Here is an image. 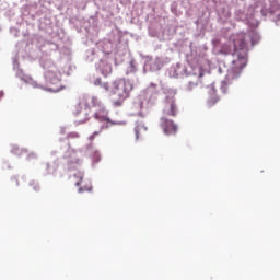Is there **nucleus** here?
<instances>
[{
    "mask_svg": "<svg viewBox=\"0 0 280 280\" xmlns=\"http://www.w3.org/2000/svg\"><path fill=\"white\" fill-rule=\"evenodd\" d=\"M235 19H236V21H241L242 23L247 25V27H249V30L246 33H244V32L237 33L234 36H237L240 34H243L244 36H248L249 34H253V33H256L257 35L261 36L259 34V32H257V30H255L256 27H259V20L255 19V15H253V14L248 15V13H246V11H244L242 9H236Z\"/></svg>",
    "mask_w": 280,
    "mask_h": 280,
    "instance_id": "1a4fd4ad",
    "label": "nucleus"
},
{
    "mask_svg": "<svg viewBox=\"0 0 280 280\" xmlns=\"http://www.w3.org/2000/svg\"><path fill=\"white\" fill-rule=\"evenodd\" d=\"M39 30H43L46 34L51 36V34H54V24L51 23V20L44 19L43 21H40Z\"/></svg>",
    "mask_w": 280,
    "mask_h": 280,
    "instance_id": "412c9836",
    "label": "nucleus"
},
{
    "mask_svg": "<svg viewBox=\"0 0 280 280\" xmlns=\"http://www.w3.org/2000/svg\"><path fill=\"white\" fill-rule=\"evenodd\" d=\"M260 12L264 16H270L271 21H273L276 25H280V5L278 7L277 4H271L269 9L264 7Z\"/></svg>",
    "mask_w": 280,
    "mask_h": 280,
    "instance_id": "2eb2a0df",
    "label": "nucleus"
},
{
    "mask_svg": "<svg viewBox=\"0 0 280 280\" xmlns=\"http://www.w3.org/2000/svg\"><path fill=\"white\" fill-rule=\"evenodd\" d=\"M130 91H132V82L126 81L124 79L114 81L112 94L118 97V100L113 102L114 106H121V104H124V101L130 97Z\"/></svg>",
    "mask_w": 280,
    "mask_h": 280,
    "instance_id": "6e6552de",
    "label": "nucleus"
},
{
    "mask_svg": "<svg viewBox=\"0 0 280 280\" xmlns=\"http://www.w3.org/2000/svg\"><path fill=\"white\" fill-rule=\"evenodd\" d=\"M61 135H65V129H61Z\"/></svg>",
    "mask_w": 280,
    "mask_h": 280,
    "instance_id": "a19ab883",
    "label": "nucleus"
},
{
    "mask_svg": "<svg viewBox=\"0 0 280 280\" xmlns=\"http://www.w3.org/2000/svg\"><path fill=\"white\" fill-rule=\"evenodd\" d=\"M189 52H186V62L187 66L183 63H176L175 66H171L168 69L170 78H202L205 75V71L202 70V66L200 65V55H198V48L194 46V43H189L188 45Z\"/></svg>",
    "mask_w": 280,
    "mask_h": 280,
    "instance_id": "7ed1b4c3",
    "label": "nucleus"
},
{
    "mask_svg": "<svg viewBox=\"0 0 280 280\" xmlns=\"http://www.w3.org/2000/svg\"><path fill=\"white\" fill-rule=\"evenodd\" d=\"M93 115L94 119L96 121H100V124H103L101 126V130L108 129L109 126H115L119 122L113 121L108 117V110L106 109V106L97 100L95 96H83L79 103L75 105V110L73 112L74 115H84L83 120H78V124H84L85 121H89V115Z\"/></svg>",
    "mask_w": 280,
    "mask_h": 280,
    "instance_id": "f03ea898",
    "label": "nucleus"
},
{
    "mask_svg": "<svg viewBox=\"0 0 280 280\" xmlns=\"http://www.w3.org/2000/svg\"><path fill=\"white\" fill-rule=\"evenodd\" d=\"M28 186H31L33 191H35V192L40 191V184L37 180L31 179L28 182Z\"/></svg>",
    "mask_w": 280,
    "mask_h": 280,
    "instance_id": "c85d7f7f",
    "label": "nucleus"
},
{
    "mask_svg": "<svg viewBox=\"0 0 280 280\" xmlns=\"http://www.w3.org/2000/svg\"><path fill=\"white\" fill-rule=\"evenodd\" d=\"M113 62L115 58L113 57H103L95 63L96 71H100L104 78H108L113 73Z\"/></svg>",
    "mask_w": 280,
    "mask_h": 280,
    "instance_id": "f8f14e48",
    "label": "nucleus"
},
{
    "mask_svg": "<svg viewBox=\"0 0 280 280\" xmlns=\"http://www.w3.org/2000/svg\"><path fill=\"white\" fill-rule=\"evenodd\" d=\"M90 83L94 86H100V89H103L106 92L110 91V85L108 82H102V78L100 77H90Z\"/></svg>",
    "mask_w": 280,
    "mask_h": 280,
    "instance_id": "a211bd4d",
    "label": "nucleus"
},
{
    "mask_svg": "<svg viewBox=\"0 0 280 280\" xmlns=\"http://www.w3.org/2000/svg\"><path fill=\"white\" fill-rule=\"evenodd\" d=\"M4 95H5V93L3 91H0V100H3Z\"/></svg>",
    "mask_w": 280,
    "mask_h": 280,
    "instance_id": "58836bf2",
    "label": "nucleus"
},
{
    "mask_svg": "<svg viewBox=\"0 0 280 280\" xmlns=\"http://www.w3.org/2000/svg\"><path fill=\"white\" fill-rule=\"evenodd\" d=\"M86 150H88V154H90V156L92 158L93 165L102 161V155L100 154V151L97 150L93 151V149L91 148V144L86 147Z\"/></svg>",
    "mask_w": 280,
    "mask_h": 280,
    "instance_id": "5701e85b",
    "label": "nucleus"
},
{
    "mask_svg": "<svg viewBox=\"0 0 280 280\" xmlns=\"http://www.w3.org/2000/svg\"><path fill=\"white\" fill-rule=\"evenodd\" d=\"M68 139H80V133L73 131L68 133Z\"/></svg>",
    "mask_w": 280,
    "mask_h": 280,
    "instance_id": "473e14b6",
    "label": "nucleus"
},
{
    "mask_svg": "<svg viewBox=\"0 0 280 280\" xmlns=\"http://www.w3.org/2000/svg\"><path fill=\"white\" fill-rule=\"evenodd\" d=\"M142 129H144V131L147 132L148 128L145 127V125H137L135 127V135H136V141H139V131Z\"/></svg>",
    "mask_w": 280,
    "mask_h": 280,
    "instance_id": "7c9ffc66",
    "label": "nucleus"
},
{
    "mask_svg": "<svg viewBox=\"0 0 280 280\" xmlns=\"http://www.w3.org/2000/svg\"><path fill=\"white\" fill-rule=\"evenodd\" d=\"M208 89H209L208 106H215V104L220 102V97H218V95L215 94V86L212 83L211 85L208 86Z\"/></svg>",
    "mask_w": 280,
    "mask_h": 280,
    "instance_id": "aec40b11",
    "label": "nucleus"
},
{
    "mask_svg": "<svg viewBox=\"0 0 280 280\" xmlns=\"http://www.w3.org/2000/svg\"><path fill=\"white\" fill-rule=\"evenodd\" d=\"M98 51L104 54V58H114L115 67H119L124 62V56L128 51V44L124 42L121 33L115 31L108 39H104L97 44Z\"/></svg>",
    "mask_w": 280,
    "mask_h": 280,
    "instance_id": "39448f33",
    "label": "nucleus"
},
{
    "mask_svg": "<svg viewBox=\"0 0 280 280\" xmlns=\"http://www.w3.org/2000/svg\"><path fill=\"white\" fill-rule=\"evenodd\" d=\"M38 159V154L36 152H31L26 156V161H36Z\"/></svg>",
    "mask_w": 280,
    "mask_h": 280,
    "instance_id": "2f4dec72",
    "label": "nucleus"
},
{
    "mask_svg": "<svg viewBox=\"0 0 280 280\" xmlns=\"http://www.w3.org/2000/svg\"><path fill=\"white\" fill-rule=\"evenodd\" d=\"M136 71H137V61L135 59H131L126 69V75H132L135 74Z\"/></svg>",
    "mask_w": 280,
    "mask_h": 280,
    "instance_id": "a878e982",
    "label": "nucleus"
},
{
    "mask_svg": "<svg viewBox=\"0 0 280 280\" xmlns=\"http://www.w3.org/2000/svg\"><path fill=\"white\" fill-rule=\"evenodd\" d=\"M149 34L152 36V38L156 37V31H154V28H152V26L149 27Z\"/></svg>",
    "mask_w": 280,
    "mask_h": 280,
    "instance_id": "f704fd0d",
    "label": "nucleus"
},
{
    "mask_svg": "<svg viewBox=\"0 0 280 280\" xmlns=\"http://www.w3.org/2000/svg\"><path fill=\"white\" fill-rule=\"evenodd\" d=\"M194 80L188 82V85L186 86V91H194L196 86H198V82H200V78L192 77Z\"/></svg>",
    "mask_w": 280,
    "mask_h": 280,
    "instance_id": "cd10ccee",
    "label": "nucleus"
},
{
    "mask_svg": "<svg viewBox=\"0 0 280 280\" xmlns=\"http://www.w3.org/2000/svg\"><path fill=\"white\" fill-rule=\"evenodd\" d=\"M37 47L42 54H49L50 51H58L59 49L56 42L47 40L43 37L37 38Z\"/></svg>",
    "mask_w": 280,
    "mask_h": 280,
    "instance_id": "ddd939ff",
    "label": "nucleus"
},
{
    "mask_svg": "<svg viewBox=\"0 0 280 280\" xmlns=\"http://www.w3.org/2000/svg\"><path fill=\"white\" fill-rule=\"evenodd\" d=\"M100 54H102V51H100V48H91L86 50L85 51L86 62H95V60L100 58Z\"/></svg>",
    "mask_w": 280,
    "mask_h": 280,
    "instance_id": "6ab92c4d",
    "label": "nucleus"
},
{
    "mask_svg": "<svg viewBox=\"0 0 280 280\" xmlns=\"http://www.w3.org/2000/svg\"><path fill=\"white\" fill-rule=\"evenodd\" d=\"M44 78L46 81V84H59L62 73H60L59 69L56 68V70H47L44 71Z\"/></svg>",
    "mask_w": 280,
    "mask_h": 280,
    "instance_id": "dca6fc26",
    "label": "nucleus"
},
{
    "mask_svg": "<svg viewBox=\"0 0 280 280\" xmlns=\"http://www.w3.org/2000/svg\"><path fill=\"white\" fill-rule=\"evenodd\" d=\"M79 194H84V191H93V185H84L78 188Z\"/></svg>",
    "mask_w": 280,
    "mask_h": 280,
    "instance_id": "c756f323",
    "label": "nucleus"
},
{
    "mask_svg": "<svg viewBox=\"0 0 280 280\" xmlns=\"http://www.w3.org/2000/svg\"><path fill=\"white\" fill-rule=\"evenodd\" d=\"M61 60L63 62H69L71 60V48L69 47H62L60 49Z\"/></svg>",
    "mask_w": 280,
    "mask_h": 280,
    "instance_id": "b1692460",
    "label": "nucleus"
},
{
    "mask_svg": "<svg viewBox=\"0 0 280 280\" xmlns=\"http://www.w3.org/2000/svg\"><path fill=\"white\" fill-rule=\"evenodd\" d=\"M212 45L213 47H218L220 45V39L218 38L212 39Z\"/></svg>",
    "mask_w": 280,
    "mask_h": 280,
    "instance_id": "c9c22d12",
    "label": "nucleus"
},
{
    "mask_svg": "<svg viewBox=\"0 0 280 280\" xmlns=\"http://www.w3.org/2000/svg\"><path fill=\"white\" fill-rule=\"evenodd\" d=\"M18 51L12 57L13 71H15L16 78L21 79L25 84H30L34 89H43L49 91V93H60L62 88H45L43 85L36 84V81L32 77L25 74L21 68H19V60H36V55L28 52L30 46L25 42H20L16 44Z\"/></svg>",
    "mask_w": 280,
    "mask_h": 280,
    "instance_id": "20e7f679",
    "label": "nucleus"
},
{
    "mask_svg": "<svg viewBox=\"0 0 280 280\" xmlns=\"http://www.w3.org/2000/svg\"><path fill=\"white\" fill-rule=\"evenodd\" d=\"M72 178L75 179V183H74L75 187H80V185L82 184V180L84 178V172H82V171L74 172L72 174Z\"/></svg>",
    "mask_w": 280,
    "mask_h": 280,
    "instance_id": "bb28decb",
    "label": "nucleus"
},
{
    "mask_svg": "<svg viewBox=\"0 0 280 280\" xmlns=\"http://www.w3.org/2000/svg\"><path fill=\"white\" fill-rule=\"evenodd\" d=\"M178 115V105H176V91L168 90L163 108V117H176Z\"/></svg>",
    "mask_w": 280,
    "mask_h": 280,
    "instance_id": "9b49d317",
    "label": "nucleus"
},
{
    "mask_svg": "<svg viewBox=\"0 0 280 280\" xmlns=\"http://www.w3.org/2000/svg\"><path fill=\"white\" fill-rule=\"evenodd\" d=\"M97 135H100V132L95 131L92 136H90V141H93Z\"/></svg>",
    "mask_w": 280,
    "mask_h": 280,
    "instance_id": "e433bc0d",
    "label": "nucleus"
},
{
    "mask_svg": "<svg viewBox=\"0 0 280 280\" xmlns=\"http://www.w3.org/2000/svg\"><path fill=\"white\" fill-rule=\"evenodd\" d=\"M42 170H44V176H49V174H56L58 166L56 165V162L52 165L49 164V162H46L42 164Z\"/></svg>",
    "mask_w": 280,
    "mask_h": 280,
    "instance_id": "4be33fe9",
    "label": "nucleus"
},
{
    "mask_svg": "<svg viewBox=\"0 0 280 280\" xmlns=\"http://www.w3.org/2000/svg\"><path fill=\"white\" fill-rule=\"evenodd\" d=\"M10 170V166H9V164L8 163H4V165H3V170Z\"/></svg>",
    "mask_w": 280,
    "mask_h": 280,
    "instance_id": "ea45409f",
    "label": "nucleus"
},
{
    "mask_svg": "<svg viewBox=\"0 0 280 280\" xmlns=\"http://www.w3.org/2000/svg\"><path fill=\"white\" fill-rule=\"evenodd\" d=\"M61 150H66L63 153L65 170L75 172L82 165V159L78 158V152L71 148L68 139L61 141Z\"/></svg>",
    "mask_w": 280,
    "mask_h": 280,
    "instance_id": "0eeeda50",
    "label": "nucleus"
},
{
    "mask_svg": "<svg viewBox=\"0 0 280 280\" xmlns=\"http://www.w3.org/2000/svg\"><path fill=\"white\" fill-rule=\"evenodd\" d=\"M160 125L164 135L166 136L176 135V132H178V125H176L174 120L168 119L165 116L161 117Z\"/></svg>",
    "mask_w": 280,
    "mask_h": 280,
    "instance_id": "4468645a",
    "label": "nucleus"
},
{
    "mask_svg": "<svg viewBox=\"0 0 280 280\" xmlns=\"http://www.w3.org/2000/svg\"><path fill=\"white\" fill-rule=\"evenodd\" d=\"M156 100H159V91H156V84L151 83L133 100V109L139 110V117H145L150 109L156 105Z\"/></svg>",
    "mask_w": 280,
    "mask_h": 280,
    "instance_id": "423d86ee",
    "label": "nucleus"
},
{
    "mask_svg": "<svg viewBox=\"0 0 280 280\" xmlns=\"http://www.w3.org/2000/svg\"><path fill=\"white\" fill-rule=\"evenodd\" d=\"M171 60L170 57L165 56H156L154 58L147 56L142 71L143 73H148V71L156 73V71H161L165 65H170Z\"/></svg>",
    "mask_w": 280,
    "mask_h": 280,
    "instance_id": "9d476101",
    "label": "nucleus"
},
{
    "mask_svg": "<svg viewBox=\"0 0 280 280\" xmlns=\"http://www.w3.org/2000/svg\"><path fill=\"white\" fill-rule=\"evenodd\" d=\"M63 73L71 75V63L66 65V67L63 68Z\"/></svg>",
    "mask_w": 280,
    "mask_h": 280,
    "instance_id": "72a5a7b5",
    "label": "nucleus"
},
{
    "mask_svg": "<svg viewBox=\"0 0 280 280\" xmlns=\"http://www.w3.org/2000/svg\"><path fill=\"white\" fill-rule=\"evenodd\" d=\"M39 65L42 69H44V71H56V69H58V67H56V63H54V60H51L49 56H43L39 59Z\"/></svg>",
    "mask_w": 280,
    "mask_h": 280,
    "instance_id": "f3484780",
    "label": "nucleus"
},
{
    "mask_svg": "<svg viewBox=\"0 0 280 280\" xmlns=\"http://www.w3.org/2000/svg\"><path fill=\"white\" fill-rule=\"evenodd\" d=\"M10 152H11V154H14L15 156H23V154H26L27 149H21V148H19V145L12 144Z\"/></svg>",
    "mask_w": 280,
    "mask_h": 280,
    "instance_id": "393cba45",
    "label": "nucleus"
},
{
    "mask_svg": "<svg viewBox=\"0 0 280 280\" xmlns=\"http://www.w3.org/2000/svg\"><path fill=\"white\" fill-rule=\"evenodd\" d=\"M261 40V36H259L256 32L244 35H232L230 40L222 45L220 49V54L223 56H233L232 67L230 69L226 68V65L223 63L219 66V73H224L226 71L225 80L221 81V91L223 94H226V89H229V84H233V80H237L240 75H242V70L246 68L248 65V51L253 49L254 45H259Z\"/></svg>",
    "mask_w": 280,
    "mask_h": 280,
    "instance_id": "f257e3e1",
    "label": "nucleus"
},
{
    "mask_svg": "<svg viewBox=\"0 0 280 280\" xmlns=\"http://www.w3.org/2000/svg\"><path fill=\"white\" fill-rule=\"evenodd\" d=\"M11 180H14V182H15L16 187H19V177H16V176H12V177H11Z\"/></svg>",
    "mask_w": 280,
    "mask_h": 280,
    "instance_id": "4c0bfd02",
    "label": "nucleus"
}]
</instances>
